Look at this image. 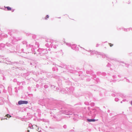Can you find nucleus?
Instances as JSON below:
<instances>
[{"label": "nucleus", "instance_id": "f257e3e1", "mask_svg": "<svg viewBox=\"0 0 132 132\" xmlns=\"http://www.w3.org/2000/svg\"><path fill=\"white\" fill-rule=\"evenodd\" d=\"M28 102L25 101H20L18 102V104L19 105H21L24 104H27Z\"/></svg>", "mask_w": 132, "mask_h": 132}, {"label": "nucleus", "instance_id": "f03ea898", "mask_svg": "<svg viewBox=\"0 0 132 132\" xmlns=\"http://www.w3.org/2000/svg\"><path fill=\"white\" fill-rule=\"evenodd\" d=\"M95 120L94 119H88L87 121L88 122H94L97 120Z\"/></svg>", "mask_w": 132, "mask_h": 132}, {"label": "nucleus", "instance_id": "7ed1b4c3", "mask_svg": "<svg viewBox=\"0 0 132 132\" xmlns=\"http://www.w3.org/2000/svg\"><path fill=\"white\" fill-rule=\"evenodd\" d=\"M5 8L7 9V10L11 11L12 10V8L9 6L6 7Z\"/></svg>", "mask_w": 132, "mask_h": 132}, {"label": "nucleus", "instance_id": "20e7f679", "mask_svg": "<svg viewBox=\"0 0 132 132\" xmlns=\"http://www.w3.org/2000/svg\"><path fill=\"white\" fill-rule=\"evenodd\" d=\"M6 116L8 118H9L10 117H11V116L9 114H7V115H6Z\"/></svg>", "mask_w": 132, "mask_h": 132}, {"label": "nucleus", "instance_id": "39448f33", "mask_svg": "<svg viewBox=\"0 0 132 132\" xmlns=\"http://www.w3.org/2000/svg\"><path fill=\"white\" fill-rule=\"evenodd\" d=\"M49 18V16L48 15H47L46 16V17L45 18V19H47V18Z\"/></svg>", "mask_w": 132, "mask_h": 132}, {"label": "nucleus", "instance_id": "423d86ee", "mask_svg": "<svg viewBox=\"0 0 132 132\" xmlns=\"http://www.w3.org/2000/svg\"><path fill=\"white\" fill-rule=\"evenodd\" d=\"M110 46V47H112L113 46V45L112 44H111V43H109V44Z\"/></svg>", "mask_w": 132, "mask_h": 132}, {"label": "nucleus", "instance_id": "0eeeda50", "mask_svg": "<svg viewBox=\"0 0 132 132\" xmlns=\"http://www.w3.org/2000/svg\"><path fill=\"white\" fill-rule=\"evenodd\" d=\"M27 132H29V130H28V131H27Z\"/></svg>", "mask_w": 132, "mask_h": 132}, {"label": "nucleus", "instance_id": "6e6552de", "mask_svg": "<svg viewBox=\"0 0 132 132\" xmlns=\"http://www.w3.org/2000/svg\"><path fill=\"white\" fill-rule=\"evenodd\" d=\"M131 105H132V101H131Z\"/></svg>", "mask_w": 132, "mask_h": 132}]
</instances>
